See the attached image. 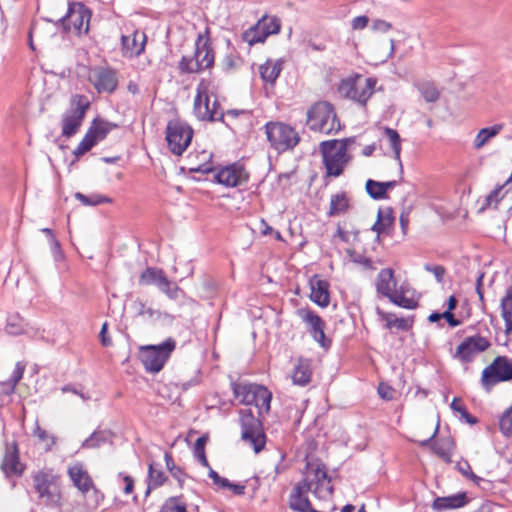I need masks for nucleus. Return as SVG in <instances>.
<instances>
[{"instance_id":"1","label":"nucleus","mask_w":512,"mask_h":512,"mask_svg":"<svg viewBox=\"0 0 512 512\" xmlns=\"http://www.w3.org/2000/svg\"><path fill=\"white\" fill-rule=\"evenodd\" d=\"M308 492L319 500H329L333 493L331 478L324 465H311L302 481L298 482L289 496V507L298 512H317L308 499Z\"/></svg>"},{"instance_id":"2","label":"nucleus","mask_w":512,"mask_h":512,"mask_svg":"<svg viewBox=\"0 0 512 512\" xmlns=\"http://www.w3.org/2000/svg\"><path fill=\"white\" fill-rule=\"evenodd\" d=\"M350 138L341 140L333 139L320 143L319 149L327 176L339 177L351 160L348 154Z\"/></svg>"},{"instance_id":"3","label":"nucleus","mask_w":512,"mask_h":512,"mask_svg":"<svg viewBox=\"0 0 512 512\" xmlns=\"http://www.w3.org/2000/svg\"><path fill=\"white\" fill-rule=\"evenodd\" d=\"M215 53L209 37L208 29L199 33L195 41V52L191 57L183 56L179 62L182 73H198L213 66Z\"/></svg>"},{"instance_id":"4","label":"nucleus","mask_w":512,"mask_h":512,"mask_svg":"<svg viewBox=\"0 0 512 512\" xmlns=\"http://www.w3.org/2000/svg\"><path fill=\"white\" fill-rule=\"evenodd\" d=\"M306 123L310 130L326 135L337 133L341 129L334 107L326 101L315 103L307 111Z\"/></svg>"},{"instance_id":"5","label":"nucleus","mask_w":512,"mask_h":512,"mask_svg":"<svg viewBox=\"0 0 512 512\" xmlns=\"http://www.w3.org/2000/svg\"><path fill=\"white\" fill-rule=\"evenodd\" d=\"M231 386L240 403L256 406L260 415L270 411L272 393L265 386L255 383H232Z\"/></svg>"},{"instance_id":"6","label":"nucleus","mask_w":512,"mask_h":512,"mask_svg":"<svg viewBox=\"0 0 512 512\" xmlns=\"http://www.w3.org/2000/svg\"><path fill=\"white\" fill-rule=\"evenodd\" d=\"M175 348L176 341L169 337L158 345L141 346L139 357L148 372L158 373L162 370Z\"/></svg>"},{"instance_id":"7","label":"nucleus","mask_w":512,"mask_h":512,"mask_svg":"<svg viewBox=\"0 0 512 512\" xmlns=\"http://www.w3.org/2000/svg\"><path fill=\"white\" fill-rule=\"evenodd\" d=\"M193 112L201 121H221L224 113L216 97L211 99L208 87L204 83L197 86V93L194 99Z\"/></svg>"},{"instance_id":"8","label":"nucleus","mask_w":512,"mask_h":512,"mask_svg":"<svg viewBox=\"0 0 512 512\" xmlns=\"http://www.w3.org/2000/svg\"><path fill=\"white\" fill-rule=\"evenodd\" d=\"M375 85V79L356 75L341 81L339 93L345 98L354 100L364 106L372 96Z\"/></svg>"},{"instance_id":"9","label":"nucleus","mask_w":512,"mask_h":512,"mask_svg":"<svg viewBox=\"0 0 512 512\" xmlns=\"http://www.w3.org/2000/svg\"><path fill=\"white\" fill-rule=\"evenodd\" d=\"M265 133L271 146L280 152L293 149L300 141L298 132L290 125L281 122L267 123Z\"/></svg>"},{"instance_id":"10","label":"nucleus","mask_w":512,"mask_h":512,"mask_svg":"<svg viewBox=\"0 0 512 512\" xmlns=\"http://www.w3.org/2000/svg\"><path fill=\"white\" fill-rule=\"evenodd\" d=\"M239 421L242 428V440L251 446L255 453H259L266 443L261 422L253 415L251 409H241L239 411Z\"/></svg>"},{"instance_id":"11","label":"nucleus","mask_w":512,"mask_h":512,"mask_svg":"<svg viewBox=\"0 0 512 512\" xmlns=\"http://www.w3.org/2000/svg\"><path fill=\"white\" fill-rule=\"evenodd\" d=\"M193 137L192 128L179 119L170 120L166 127V140L169 150L175 155H182Z\"/></svg>"},{"instance_id":"12","label":"nucleus","mask_w":512,"mask_h":512,"mask_svg":"<svg viewBox=\"0 0 512 512\" xmlns=\"http://www.w3.org/2000/svg\"><path fill=\"white\" fill-rule=\"evenodd\" d=\"M512 380V359L506 356L496 357L483 371L481 383L486 391L500 382Z\"/></svg>"},{"instance_id":"13","label":"nucleus","mask_w":512,"mask_h":512,"mask_svg":"<svg viewBox=\"0 0 512 512\" xmlns=\"http://www.w3.org/2000/svg\"><path fill=\"white\" fill-rule=\"evenodd\" d=\"M89 107L88 99L83 95H75L72 98V107L62 118V134L71 137L77 133Z\"/></svg>"},{"instance_id":"14","label":"nucleus","mask_w":512,"mask_h":512,"mask_svg":"<svg viewBox=\"0 0 512 512\" xmlns=\"http://www.w3.org/2000/svg\"><path fill=\"white\" fill-rule=\"evenodd\" d=\"M139 283L157 286L161 292L172 300L178 299L181 292L178 285L170 281L161 269L154 267H148L141 273Z\"/></svg>"},{"instance_id":"15","label":"nucleus","mask_w":512,"mask_h":512,"mask_svg":"<svg viewBox=\"0 0 512 512\" xmlns=\"http://www.w3.org/2000/svg\"><path fill=\"white\" fill-rule=\"evenodd\" d=\"M90 12L82 4L69 8L63 19V26L67 31L76 34L87 33L89 30Z\"/></svg>"},{"instance_id":"16","label":"nucleus","mask_w":512,"mask_h":512,"mask_svg":"<svg viewBox=\"0 0 512 512\" xmlns=\"http://www.w3.org/2000/svg\"><path fill=\"white\" fill-rule=\"evenodd\" d=\"M490 342L486 337L481 335H474L464 339V341L457 347L454 357L463 363L471 362L474 357L487 350Z\"/></svg>"},{"instance_id":"17","label":"nucleus","mask_w":512,"mask_h":512,"mask_svg":"<svg viewBox=\"0 0 512 512\" xmlns=\"http://www.w3.org/2000/svg\"><path fill=\"white\" fill-rule=\"evenodd\" d=\"M297 315L306 324L307 331L321 347L326 348L330 345V341L326 339L324 333L325 322L319 315L309 309H299Z\"/></svg>"},{"instance_id":"18","label":"nucleus","mask_w":512,"mask_h":512,"mask_svg":"<svg viewBox=\"0 0 512 512\" xmlns=\"http://www.w3.org/2000/svg\"><path fill=\"white\" fill-rule=\"evenodd\" d=\"M33 485L39 498L46 504L52 505L59 501V491L50 474L42 471L35 473L33 475Z\"/></svg>"},{"instance_id":"19","label":"nucleus","mask_w":512,"mask_h":512,"mask_svg":"<svg viewBox=\"0 0 512 512\" xmlns=\"http://www.w3.org/2000/svg\"><path fill=\"white\" fill-rule=\"evenodd\" d=\"M146 34L139 30H132L121 36V52L126 58L139 56L146 46Z\"/></svg>"},{"instance_id":"20","label":"nucleus","mask_w":512,"mask_h":512,"mask_svg":"<svg viewBox=\"0 0 512 512\" xmlns=\"http://www.w3.org/2000/svg\"><path fill=\"white\" fill-rule=\"evenodd\" d=\"M216 179L227 187H236L247 182L248 173L242 165L232 164L219 170Z\"/></svg>"},{"instance_id":"21","label":"nucleus","mask_w":512,"mask_h":512,"mask_svg":"<svg viewBox=\"0 0 512 512\" xmlns=\"http://www.w3.org/2000/svg\"><path fill=\"white\" fill-rule=\"evenodd\" d=\"M90 81L99 93H112L118 85L116 72L108 68L95 69L90 76Z\"/></svg>"},{"instance_id":"22","label":"nucleus","mask_w":512,"mask_h":512,"mask_svg":"<svg viewBox=\"0 0 512 512\" xmlns=\"http://www.w3.org/2000/svg\"><path fill=\"white\" fill-rule=\"evenodd\" d=\"M1 468L7 476H20L23 473L24 465L20 462L15 442L11 446H7Z\"/></svg>"},{"instance_id":"23","label":"nucleus","mask_w":512,"mask_h":512,"mask_svg":"<svg viewBox=\"0 0 512 512\" xmlns=\"http://www.w3.org/2000/svg\"><path fill=\"white\" fill-rule=\"evenodd\" d=\"M310 299L321 307H327L330 302L329 283L317 275L310 279Z\"/></svg>"},{"instance_id":"24","label":"nucleus","mask_w":512,"mask_h":512,"mask_svg":"<svg viewBox=\"0 0 512 512\" xmlns=\"http://www.w3.org/2000/svg\"><path fill=\"white\" fill-rule=\"evenodd\" d=\"M68 475L73 484L83 493L94 488L93 481L81 463H75L68 468Z\"/></svg>"},{"instance_id":"25","label":"nucleus","mask_w":512,"mask_h":512,"mask_svg":"<svg viewBox=\"0 0 512 512\" xmlns=\"http://www.w3.org/2000/svg\"><path fill=\"white\" fill-rule=\"evenodd\" d=\"M467 503L466 494L461 492L450 496L437 497L432 503L433 510L442 512L463 507Z\"/></svg>"},{"instance_id":"26","label":"nucleus","mask_w":512,"mask_h":512,"mask_svg":"<svg viewBox=\"0 0 512 512\" xmlns=\"http://www.w3.org/2000/svg\"><path fill=\"white\" fill-rule=\"evenodd\" d=\"M312 362L310 359L299 358L292 371L293 384L305 386L311 381Z\"/></svg>"},{"instance_id":"27","label":"nucleus","mask_w":512,"mask_h":512,"mask_svg":"<svg viewBox=\"0 0 512 512\" xmlns=\"http://www.w3.org/2000/svg\"><path fill=\"white\" fill-rule=\"evenodd\" d=\"M397 282L394 278V271L391 268L382 269L376 278L377 293L383 297H388L396 290Z\"/></svg>"},{"instance_id":"28","label":"nucleus","mask_w":512,"mask_h":512,"mask_svg":"<svg viewBox=\"0 0 512 512\" xmlns=\"http://www.w3.org/2000/svg\"><path fill=\"white\" fill-rule=\"evenodd\" d=\"M282 69V59H267L265 63L259 66V74L264 82L273 85L279 77Z\"/></svg>"},{"instance_id":"29","label":"nucleus","mask_w":512,"mask_h":512,"mask_svg":"<svg viewBox=\"0 0 512 512\" xmlns=\"http://www.w3.org/2000/svg\"><path fill=\"white\" fill-rule=\"evenodd\" d=\"M504 128L503 124H495L490 127H485L479 130L473 141V147L480 150L488 144L494 137H496Z\"/></svg>"},{"instance_id":"30","label":"nucleus","mask_w":512,"mask_h":512,"mask_svg":"<svg viewBox=\"0 0 512 512\" xmlns=\"http://www.w3.org/2000/svg\"><path fill=\"white\" fill-rule=\"evenodd\" d=\"M377 314L386 322V327L407 331L412 327L413 320L410 318H398L395 314L385 313L377 309Z\"/></svg>"},{"instance_id":"31","label":"nucleus","mask_w":512,"mask_h":512,"mask_svg":"<svg viewBox=\"0 0 512 512\" xmlns=\"http://www.w3.org/2000/svg\"><path fill=\"white\" fill-rule=\"evenodd\" d=\"M350 200L345 192H340L331 196L328 210L329 216H337L348 211Z\"/></svg>"},{"instance_id":"32","label":"nucleus","mask_w":512,"mask_h":512,"mask_svg":"<svg viewBox=\"0 0 512 512\" xmlns=\"http://www.w3.org/2000/svg\"><path fill=\"white\" fill-rule=\"evenodd\" d=\"M257 27L262 30L263 35L267 39L270 35H275L280 32L281 20L277 16L263 15L257 21Z\"/></svg>"},{"instance_id":"33","label":"nucleus","mask_w":512,"mask_h":512,"mask_svg":"<svg viewBox=\"0 0 512 512\" xmlns=\"http://www.w3.org/2000/svg\"><path fill=\"white\" fill-rule=\"evenodd\" d=\"M501 315L505 321V331L509 334L512 331V286L501 299Z\"/></svg>"},{"instance_id":"34","label":"nucleus","mask_w":512,"mask_h":512,"mask_svg":"<svg viewBox=\"0 0 512 512\" xmlns=\"http://www.w3.org/2000/svg\"><path fill=\"white\" fill-rule=\"evenodd\" d=\"M387 298L393 304L405 309H415L418 305L414 298L406 296L403 286L392 292Z\"/></svg>"},{"instance_id":"35","label":"nucleus","mask_w":512,"mask_h":512,"mask_svg":"<svg viewBox=\"0 0 512 512\" xmlns=\"http://www.w3.org/2000/svg\"><path fill=\"white\" fill-rule=\"evenodd\" d=\"M384 135L387 138L389 145L391 149L394 152L395 159L398 162L400 173H403L402 163L400 159V153H401V138L398 132L392 128L385 127L384 128Z\"/></svg>"},{"instance_id":"36","label":"nucleus","mask_w":512,"mask_h":512,"mask_svg":"<svg viewBox=\"0 0 512 512\" xmlns=\"http://www.w3.org/2000/svg\"><path fill=\"white\" fill-rule=\"evenodd\" d=\"M166 479L167 477L165 473L161 469L157 468L153 463H150L148 468V487L145 495L148 496L152 489L163 485Z\"/></svg>"},{"instance_id":"37","label":"nucleus","mask_w":512,"mask_h":512,"mask_svg":"<svg viewBox=\"0 0 512 512\" xmlns=\"http://www.w3.org/2000/svg\"><path fill=\"white\" fill-rule=\"evenodd\" d=\"M25 367L26 366L23 362H17L11 377L7 381L2 383L3 390L7 394H11L14 392L16 385L23 377Z\"/></svg>"},{"instance_id":"38","label":"nucleus","mask_w":512,"mask_h":512,"mask_svg":"<svg viewBox=\"0 0 512 512\" xmlns=\"http://www.w3.org/2000/svg\"><path fill=\"white\" fill-rule=\"evenodd\" d=\"M454 443L450 438H444L439 440L433 445L434 452L445 462L451 461L452 451Z\"/></svg>"},{"instance_id":"39","label":"nucleus","mask_w":512,"mask_h":512,"mask_svg":"<svg viewBox=\"0 0 512 512\" xmlns=\"http://www.w3.org/2000/svg\"><path fill=\"white\" fill-rule=\"evenodd\" d=\"M242 40L249 46H253L257 43H264L266 37L263 35L262 30L257 27V23L245 30L242 34Z\"/></svg>"},{"instance_id":"40","label":"nucleus","mask_w":512,"mask_h":512,"mask_svg":"<svg viewBox=\"0 0 512 512\" xmlns=\"http://www.w3.org/2000/svg\"><path fill=\"white\" fill-rule=\"evenodd\" d=\"M418 90L426 102H436L440 97L437 87L431 82H423L418 85Z\"/></svg>"},{"instance_id":"41","label":"nucleus","mask_w":512,"mask_h":512,"mask_svg":"<svg viewBox=\"0 0 512 512\" xmlns=\"http://www.w3.org/2000/svg\"><path fill=\"white\" fill-rule=\"evenodd\" d=\"M135 308L138 316L144 317L149 320H158L163 315L167 316L166 313L161 312L160 310L153 309L151 307H147L143 302L138 301L135 302Z\"/></svg>"},{"instance_id":"42","label":"nucleus","mask_w":512,"mask_h":512,"mask_svg":"<svg viewBox=\"0 0 512 512\" xmlns=\"http://www.w3.org/2000/svg\"><path fill=\"white\" fill-rule=\"evenodd\" d=\"M112 127L113 126L108 122H93V125L88 129V132L92 133L93 138L98 143L107 136V134L111 131Z\"/></svg>"},{"instance_id":"43","label":"nucleus","mask_w":512,"mask_h":512,"mask_svg":"<svg viewBox=\"0 0 512 512\" xmlns=\"http://www.w3.org/2000/svg\"><path fill=\"white\" fill-rule=\"evenodd\" d=\"M159 512H188L181 497H170L161 506Z\"/></svg>"},{"instance_id":"44","label":"nucleus","mask_w":512,"mask_h":512,"mask_svg":"<svg viewBox=\"0 0 512 512\" xmlns=\"http://www.w3.org/2000/svg\"><path fill=\"white\" fill-rule=\"evenodd\" d=\"M75 198L82 202L84 205L96 206L102 203H109L111 199L99 194L84 195L80 192L75 194Z\"/></svg>"},{"instance_id":"45","label":"nucleus","mask_w":512,"mask_h":512,"mask_svg":"<svg viewBox=\"0 0 512 512\" xmlns=\"http://www.w3.org/2000/svg\"><path fill=\"white\" fill-rule=\"evenodd\" d=\"M499 428L504 436H512V405L501 415L499 419Z\"/></svg>"},{"instance_id":"46","label":"nucleus","mask_w":512,"mask_h":512,"mask_svg":"<svg viewBox=\"0 0 512 512\" xmlns=\"http://www.w3.org/2000/svg\"><path fill=\"white\" fill-rule=\"evenodd\" d=\"M96 144L97 142L93 138L92 133L87 131L81 142L75 148L74 155L76 157L82 156L90 149H92Z\"/></svg>"},{"instance_id":"47","label":"nucleus","mask_w":512,"mask_h":512,"mask_svg":"<svg viewBox=\"0 0 512 512\" xmlns=\"http://www.w3.org/2000/svg\"><path fill=\"white\" fill-rule=\"evenodd\" d=\"M119 485L122 486L123 493L127 496L132 495L134 501L137 500V496L133 494L134 491V479L123 473L118 474Z\"/></svg>"},{"instance_id":"48","label":"nucleus","mask_w":512,"mask_h":512,"mask_svg":"<svg viewBox=\"0 0 512 512\" xmlns=\"http://www.w3.org/2000/svg\"><path fill=\"white\" fill-rule=\"evenodd\" d=\"M457 469L462 475L471 479L477 485H480L481 482L489 483L488 481L484 480L483 478L475 475L471 469L470 464L467 461L457 463Z\"/></svg>"},{"instance_id":"49","label":"nucleus","mask_w":512,"mask_h":512,"mask_svg":"<svg viewBox=\"0 0 512 512\" xmlns=\"http://www.w3.org/2000/svg\"><path fill=\"white\" fill-rule=\"evenodd\" d=\"M366 191L369 196L373 199H383L385 198L384 190L382 188V184L378 181H374L369 179L366 182Z\"/></svg>"},{"instance_id":"50","label":"nucleus","mask_w":512,"mask_h":512,"mask_svg":"<svg viewBox=\"0 0 512 512\" xmlns=\"http://www.w3.org/2000/svg\"><path fill=\"white\" fill-rule=\"evenodd\" d=\"M206 437H199L195 442L194 454L198 461L205 467H209L208 460L205 455Z\"/></svg>"},{"instance_id":"51","label":"nucleus","mask_w":512,"mask_h":512,"mask_svg":"<svg viewBox=\"0 0 512 512\" xmlns=\"http://www.w3.org/2000/svg\"><path fill=\"white\" fill-rule=\"evenodd\" d=\"M24 331L23 320L17 316L9 317L6 325V332L10 335H19Z\"/></svg>"},{"instance_id":"52","label":"nucleus","mask_w":512,"mask_h":512,"mask_svg":"<svg viewBox=\"0 0 512 512\" xmlns=\"http://www.w3.org/2000/svg\"><path fill=\"white\" fill-rule=\"evenodd\" d=\"M393 219L389 214L385 217L381 210L378 211L377 221L372 226V230L378 235L383 233L388 226L392 224Z\"/></svg>"},{"instance_id":"53","label":"nucleus","mask_w":512,"mask_h":512,"mask_svg":"<svg viewBox=\"0 0 512 512\" xmlns=\"http://www.w3.org/2000/svg\"><path fill=\"white\" fill-rule=\"evenodd\" d=\"M106 441L105 434L103 432H94L88 439H86L82 447L84 448H97Z\"/></svg>"},{"instance_id":"54","label":"nucleus","mask_w":512,"mask_h":512,"mask_svg":"<svg viewBox=\"0 0 512 512\" xmlns=\"http://www.w3.org/2000/svg\"><path fill=\"white\" fill-rule=\"evenodd\" d=\"M424 269L426 271L432 273L435 276L437 282H439V283L442 282L444 274H445V268L443 266L425 264Z\"/></svg>"},{"instance_id":"55","label":"nucleus","mask_w":512,"mask_h":512,"mask_svg":"<svg viewBox=\"0 0 512 512\" xmlns=\"http://www.w3.org/2000/svg\"><path fill=\"white\" fill-rule=\"evenodd\" d=\"M209 476L213 480V483L219 488L225 489L226 486L229 485V480L227 478L221 477L216 471L212 468L209 470Z\"/></svg>"},{"instance_id":"56","label":"nucleus","mask_w":512,"mask_h":512,"mask_svg":"<svg viewBox=\"0 0 512 512\" xmlns=\"http://www.w3.org/2000/svg\"><path fill=\"white\" fill-rule=\"evenodd\" d=\"M50 246H51V250H52L55 261L62 260L63 253L60 248V243L58 242V240L55 238V236L53 234H51Z\"/></svg>"},{"instance_id":"57","label":"nucleus","mask_w":512,"mask_h":512,"mask_svg":"<svg viewBox=\"0 0 512 512\" xmlns=\"http://www.w3.org/2000/svg\"><path fill=\"white\" fill-rule=\"evenodd\" d=\"M368 23L369 18L365 15H362L353 18L351 25L354 30H362L367 27Z\"/></svg>"},{"instance_id":"58","label":"nucleus","mask_w":512,"mask_h":512,"mask_svg":"<svg viewBox=\"0 0 512 512\" xmlns=\"http://www.w3.org/2000/svg\"><path fill=\"white\" fill-rule=\"evenodd\" d=\"M38 440L42 443H46L47 450H50L51 447L56 443V438L45 430L38 436Z\"/></svg>"},{"instance_id":"59","label":"nucleus","mask_w":512,"mask_h":512,"mask_svg":"<svg viewBox=\"0 0 512 512\" xmlns=\"http://www.w3.org/2000/svg\"><path fill=\"white\" fill-rule=\"evenodd\" d=\"M372 29L379 32H387L391 29V24L384 20L377 19L373 21Z\"/></svg>"},{"instance_id":"60","label":"nucleus","mask_w":512,"mask_h":512,"mask_svg":"<svg viewBox=\"0 0 512 512\" xmlns=\"http://www.w3.org/2000/svg\"><path fill=\"white\" fill-rule=\"evenodd\" d=\"M222 64L225 70H232L238 65V59L233 55H227Z\"/></svg>"},{"instance_id":"61","label":"nucleus","mask_w":512,"mask_h":512,"mask_svg":"<svg viewBox=\"0 0 512 512\" xmlns=\"http://www.w3.org/2000/svg\"><path fill=\"white\" fill-rule=\"evenodd\" d=\"M442 318L446 319L451 327H457L460 325V321L454 317L452 311H444L442 313Z\"/></svg>"},{"instance_id":"62","label":"nucleus","mask_w":512,"mask_h":512,"mask_svg":"<svg viewBox=\"0 0 512 512\" xmlns=\"http://www.w3.org/2000/svg\"><path fill=\"white\" fill-rule=\"evenodd\" d=\"M107 328H108V324L105 322L102 325V328H101V331H100L101 343H102L103 346H106V347L110 346L112 344L111 339L106 336Z\"/></svg>"},{"instance_id":"63","label":"nucleus","mask_w":512,"mask_h":512,"mask_svg":"<svg viewBox=\"0 0 512 512\" xmlns=\"http://www.w3.org/2000/svg\"><path fill=\"white\" fill-rule=\"evenodd\" d=\"M225 489H229L235 495H243L245 493V486L241 484H234L229 481V485Z\"/></svg>"},{"instance_id":"64","label":"nucleus","mask_w":512,"mask_h":512,"mask_svg":"<svg viewBox=\"0 0 512 512\" xmlns=\"http://www.w3.org/2000/svg\"><path fill=\"white\" fill-rule=\"evenodd\" d=\"M171 475L178 481V483L180 484V486H182L183 482H184V479H185V474L184 472L181 470V468L179 467H175L173 468L171 471H170Z\"/></svg>"}]
</instances>
